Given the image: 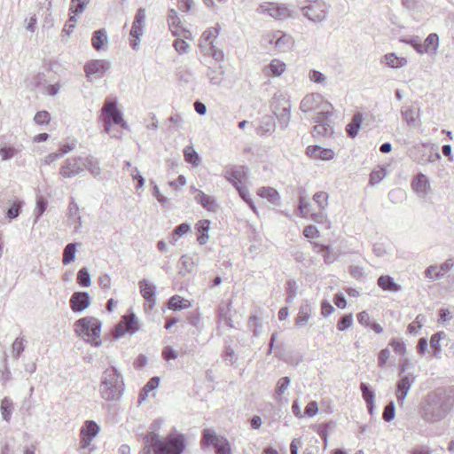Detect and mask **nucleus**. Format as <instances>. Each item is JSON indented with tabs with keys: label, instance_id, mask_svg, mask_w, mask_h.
<instances>
[{
	"label": "nucleus",
	"instance_id": "obj_1",
	"mask_svg": "<svg viewBox=\"0 0 454 454\" xmlns=\"http://www.w3.org/2000/svg\"><path fill=\"white\" fill-rule=\"evenodd\" d=\"M450 397L442 392H430L419 405V415L427 423L434 424L444 419L452 410Z\"/></svg>",
	"mask_w": 454,
	"mask_h": 454
},
{
	"label": "nucleus",
	"instance_id": "obj_2",
	"mask_svg": "<svg viewBox=\"0 0 454 454\" xmlns=\"http://www.w3.org/2000/svg\"><path fill=\"white\" fill-rule=\"evenodd\" d=\"M185 448L183 434H171L164 439H160L159 434L149 432L145 436V447L139 454H183Z\"/></svg>",
	"mask_w": 454,
	"mask_h": 454
},
{
	"label": "nucleus",
	"instance_id": "obj_3",
	"mask_svg": "<svg viewBox=\"0 0 454 454\" xmlns=\"http://www.w3.org/2000/svg\"><path fill=\"white\" fill-rule=\"evenodd\" d=\"M122 375L114 366L106 368L101 376L98 393L105 401H118L124 393Z\"/></svg>",
	"mask_w": 454,
	"mask_h": 454
},
{
	"label": "nucleus",
	"instance_id": "obj_4",
	"mask_svg": "<svg viewBox=\"0 0 454 454\" xmlns=\"http://www.w3.org/2000/svg\"><path fill=\"white\" fill-rule=\"evenodd\" d=\"M102 323L99 319L93 317H84L74 323V332L85 341L92 346L101 345L100 333Z\"/></svg>",
	"mask_w": 454,
	"mask_h": 454
},
{
	"label": "nucleus",
	"instance_id": "obj_5",
	"mask_svg": "<svg viewBox=\"0 0 454 454\" xmlns=\"http://www.w3.org/2000/svg\"><path fill=\"white\" fill-rule=\"evenodd\" d=\"M104 121V128L106 133H110L113 123L128 129V124L122 117V113L117 107V101L113 98H106L101 109Z\"/></svg>",
	"mask_w": 454,
	"mask_h": 454
},
{
	"label": "nucleus",
	"instance_id": "obj_6",
	"mask_svg": "<svg viewBox=\"0 0 454 454\" xmlns=\"http://www.w3.org/2000/svg\"><path fill=\"white\" fill-rule=\"evenodd\" d=\"M330 5L325 0H306L300 10L302 15L314 23L326 20Z\"/></svg>",
	"mask_w": 454,
	"mask_h": 454
},
{
	"label": "nucleus",
	"instance_id": "obj_7",
	"mask_svg": "<svg viewBox=\"0 0 454 454\" xmlns=\"http://www.w3.org/2000/svg\"><path fill=\"white\" fill-rule=\"evenodd\" d=\"M200 445L202 448L214 447L215 454H232L230 442L210 428L202 431Z\"/></svg>",
	"mask_w": 454,
	"mask_h": 454
},
{
	"label": "nucleus",
	"instance_id": "obj_8",
	"mask_svg": "<svg viewBox=\"0 0 454 454\" xmlns=\"http://www.w3.org/2000/svg\"><path fill=\"white\" fill-rule=\"evenodd\" d=\"M270 106L273 114L278 120L280 128H287L291 117V105L289 101L286 100L284 97H282V95L277 96L275 94L274 97L272 98Z\"/></svg>",
	"mask_w": 454,
	"mask_h": 454
},
{
	"label": "nucleus",
	"instance_id": "obj_9",
	"mask_svg": "<svg viewBox=\"0 0 454 454\" xmlns=\"http://www.w3.org/2000/svg\"><path fill=\"white\" fill-rule=\"evenodd\" d=\"M257 12L275 20H286L293 16V11L285 4L263 3L257 8Z\"/></svg>",
	"mask_w": 454,
	"mask_h": 454
},
{
	"label": "nucleus",
	"instance_id": "obj_10",
	"mask_svg": "<svg viewBox=\"0 0 454 454\" xmlns=\"http://www.w3.org/2000/svg\"><path fill=\"white\" fill-rule=\"evenodd\" d=\"M145 8H139L134 17V21L129 32L130 36L132 39L130 40V47L133 50H137L140 43V38L144 34V27L145 24Z\"/></svg>",
	"mask_w": 454,
	"mask_h": 454
},
{
	"label": "nucleus",
	"instance_id": "obj_11",
	"mask_svg": "<svg viewBox=\"0 0 454 454\" xmlns=\"http://www.w3.org/2000/svg\"><path fill=\"white\" fill-rule=\"evenodd\" d=\"M83 172L82 156L67 158L63 161L59 168V176L63 178H73Z\"/></svg>",
	"mask_w": 454,
	"mask_h": 454
},
{
	"label": "nucleus",
	"instance_id": "obj_12",
	"mask_svg": "<svg viewBox=\"0 0 454 454\" xmlns=\"http://www.w3.org/2000/svg\"><path fill=\"white\" fill-rule=\"evenodd\" d=\"M139 330L138 321L133 312L124 315L115 326L114 337L119 339L125 333L134 334Z\"/></svg>",
	"mask_w": 454,
	"mask_h": 454
},
{
	"label": "nucleus",
	"instance_id": "obj_13",
	"mask_svg": "<svg viewBox=\"0 0 454 454\" xmlns=\"http://www.w3.org/2000/svg\"><path fill=\"white\" fill-rule=\"evenodd\" d=\"M415 382V376L407 374L402 376L395 384V397L400 406H403L406 396L409 394L411 387Z\"/></svg>",
	"mask_w": 454,
	"mask_h": 454
},
{
	"label": "nucleus",
	"instance_id": "obj_14",
	"mask_svg": "<svg viewBox=\"0 0 454 454\" xmlns=\"http://www.w3.org/2000/svg\"><path fill=\"white\" fill-rule=\"evenodd\" d=\"M110 68V64L105 59H92L88 61L84 66L86 76L90 78L95 75L96 78L102 77Z\"/></svg>",
	"mask_w": 454,
	"mask_h": 454
},
{
	"label": "nucleus",
	"instance_id": "obj_15",
	"mask_svg": "<svg viewBox=\"0 0 454 454\" xmlns=\"http://www.w3.org/2000/svg\"><path fill=\"white\" fill-rule=\"evenodd\" d=\"M140 294L145 299V306L153 309L156 303V286L146 279H142L138 283Z\"/></svg>",
	"mask_w": 454,
	"mask_h": 454
},
{
	"label": "nucleus",
	"instance_id": "obj_16",
	"mask_svg": "<svg viewBox=\"0 0 454 454\" xmlns=\"http://www.w3.org/2000/svg\"><path fill=\"white\" fill-rule=\"evenodd\" d=\"M90 304V297L87 292H74L70 298V308L77 313L86 309Z\"/></svg>",
	"mask_w": 454,
	"mask_h": 454
},
{
	"label": "nucleus",
	"instance_id": "obj_17",
	"mask_svg": "<svg viewBox=\"0 0 454 454\" xmlns=\"http://www.w3.org/2000/svg\"><path fill=\"white\" fill-rule=\"evenodd\" d=\"M323 96L318 93H311L306 95L303 99L301 101L300 109L303 113H309L312 111H316L319 108L322 103H325Z\"/></svg>",
	"mask_w": 454,
	"mask_h": 454
},
{
	"label": "nucleus",
	"instance_id": "obj_18",
	"mask_svg": "<svg viewBox=\"0 0 454 454\" xmlns=\"http://www.w3.org/2000/svg\"><path fill=\"white\" fill-rule=\"evenodd\" d=\"M411 188L420 198H426L430 192V184L426 175L419 173L411 181Z\"/></svg>",
	"mask_w": 454,
	"mask_h": 454
},
{
	"label": "nucleus",
	"instance_id": "obj_19",
	"mask_svg": "<svg viewBox=\"0 0 454 454\" xmlns=\"http://www.w3.org/2000/svg\"><path fill=\"white\" fill-rule=\"evenodd\" d=\"M286 69L285 62L278 59H273L269 64L262 68V74L267 78L278 77Z\"/></svg>",
	"mask_w": 454,
	"mask_h": 454
},
{
	"label": "nucleus",
	"instance_id": "obj_20",
	"mask_svg": "<svg viewBox=\"0 0 454 454\" xmlns=\"http://www.w3.org/2000/svg\"><path fill=\"white\" fill-rule=\"evenodd\" d=\"M315 112L316 114L312 118L315 123L333 124L331 117L333 114V106L330 102L322 103Z\"/></svg>",
	"mask_w": 454,
	"mask_h": 454
},
{
	"label": "nucleus",
	"instance_id": "obj_21",
	"mask_svg": "<svg viewBox=\"0 0 454 454\" xmlns=\"http://www.w3.org/2000/svg\"><path fill=\"white\" fill-rule=\"evenodd\" d=\"M274 43H275V49H274L275 51L287 52L291 50V48L294 44V40L290 35H288L281 30H278V32H277V37L275 38Z\"/></svg>",
	"mask_w": 454,
	"mask_h": 454
},
{
	"label": "nucleus",
	"instance_id": "obj_22",
	"mask_svg": "<svg viewBox=\"0 0 454 454\" xmlns=\"http://www.w3.org/2000/svg\"><path fill=\"white\" fill-rule=\"evenodd\" d=\"M225 178L231 183L235 188L243 184L246 178V171L244 167L231 168L225 171Z\"/></svg>",
	"mask_w": 454,
	"mask_h": 454
},
{
	"label": "nucleus",
	"instance_id": "obj_23",
	"mask_svg": "<svg viewBox=\"0 0 454 454\" xmlns=\"http://www.w3.org/2000/svg\"><path fill=\"white\" fill-rule=\"evenodd\" d=\"M306 153L308 156L314 159H321L324 160H332L334 156V153L333 150L328 148H322L319 145H310L306 149Z\"/></svg>",
	"mask_w": 454,
	"mask_h": 454
},
{
	"label": "nucleus",
	"instance_id": "obj_24",
	"mask_svg": "<svg viewBox=\"0 0 454 454\" xmlns=\"http://www.w3.org/2000/svg\"><path fill=\"white\" fill-rule=\"evenodd\" d=\"M220 27L217 25L216 27H213L204 31L200 36V45L202 49H206L209 47L212 49L215 47V39L219 35Z\"/></svg>",
	"mask_w": 454,
	"mask_h": 454
},
{
	"label": "nucleus",
	"instance_id": "obj_25",
	"mask_svg": "<svg viewBox=\"0 0 454 454\" xmlns=\"http://www.w3.org/2000/svg\"><path fill=\"white\" fill-rule=\"evenodd\" d=\"M68 220L74 224V231L80 232L82 227V217L79 214V206L74 199L71 200L68 205L67 212Z\"/></svg>",
	"mask_w": 454,
	"mask_h": 454
},
{
	"label": "nucleus",
	"instance_id": "obj_26",
	"mask_svg": "<svg viewBox=\"0 0 454 454\" xmlns=\"http://www.w3.org/2000/svg\"><path fill=\"white\" fill-rule=\"evenodd\" d=\"M84 171L87 170L93 177L97 178L101 175L100 161L93 155L82 157Z\"/></svg>",
	"mask_w": 454,
	"mask_h": 454
},
{
	"label": "nucleus",
	"instance_id": "obj_27",
	"mask_svg": "<svg viewBox=\"0 0 454 454\" xmlns=\"http://www.w3.org/2000/svg\"><path fill=\"white\" fill-rule=\"evenodd\" d=\"M257 196L266 200L268 202L278 206L280 205V195L278 192L273 187H261L257 190Z\"/></svg>",
	"mask_w": 454,
	"mask_h": 454
},
{
	"label": "nucleus",
	"instance_id": "obj_28",
	"mask_svg": "<svg viewBox=\"0 0 454 454\" xmlns=\"http://www.w3.org/2000/svg\"><path fill=\"white\" fill-rule=\"evenodd\" d=\"M100 427L94 420H86L81 427L80 436L93 440L99 433Z\"/></svg>",
	"mask_w": 454,
	"mask_h": 454
},
{
	"label": "nucleus",
	"instance_id": "obj_29",
	"mask_svg": "<svg viewBox=\"0 0 454 454\" xmlns=\"http://www.w3.org/2000/svg\"><path fill=\"white\" fill-rule=\"evenodd\" d=\"M311 311L312 308L309 302L302 303L295 317V325L301 327L305 326L311 317Z\"/></svg>",
	"mask_w": 454,
	"mask_h": 454
},
{
	"label": "nucleus",
	"instance_id": "obj_30",
	"mask_svg": "<svg viewBox=\"0 0 454 454\" xmlns=\"http://www.w3.org/2000/svg\"><path fill=\"white\" fill-rule=\"evenodd\" d=\"M419 108H414L411 106L407 108H403L401 114L403 120L406 121L407 125L414 128L418 126V118L419 116Z\"/></svg>",
	"mask_w": 454,
	"mask_h": 454
},
{
	"label": "nucleus",
	"instance_id": "obj_31",
	"mask_svg": "<svg viewBox=\"0 0 454 454\" xmlns=\"http://www.w3.org/2000/svg\"><path fill=\"white\" fill-rule=\"evenodd\" d=\"M196 192V195L194 197L195 200L200 204L207 211H215V200L205 194L202 191L194 189Z\"/></svg>",
	"mask_w": 454,
	"mask_h": 454
},
{
	"label": "nucleus",
	"instance_id": "obj_32",
	"mask_svg": "<svg viewBox=\"0 0 454 454\" xmlns=\"http://www.w3.org/2000/svg\"><path fill=\"white\" fill-rule=\"evenodd\" d=\"M423 45V54H435L437 51V49L439 47V37L437 34L431 33L427 35V37L425 39Z\"/></svg>",
	"mask_w": 454,
	"mask_h": 454
},
{
	"label": "nucleus",
	"instance_id": "obj_33",
	"mask_svg": "<svg viewBox=\"0 0 454 454\" xmlns=\"http://www.w3.org/2000/svg\"><path fill=\"white\" fill-rule=\"evenodd\" d=\"M377 284L384 291L398 292L401 289L400 286L394 281L393 278L387 275L380 276L378 278Z\"/></svg>",
	"mask_w": 454,
	"mask_h": 454
},
{
	"label": "nucleus",
	"instance_id": "obj_34",
	"mask_svg": "<svg viewBox=\"0 0 454 454\" xmlns=\"http://www.w3.org/2000/svg\"><path fill=\"white\" fill-rule=\"evenodd\" d=\"M363 122V115L361 113H356L351 121L347 125L346 131L348 135V137L354 138L357 133L358 130L361 128Z\"/></svg>",
	"mask_w": 454,
	"mask_h": 454
},
{
	"label": "nucleus",
	"instance_id": "obj_35",
	"mask_svg": "<svg viewBox=\"0 0 454 454\" xmlns=\"http://www.w3.org/2000/svg\"><path fill=\"white\" fill-rule=\"evenodd\" d=\"M106 42L107 35L105 28L98 29L92 34L91 45L96 51L102 50Z\"/></svg>",
	"mask_w": 454,
	"mask_h": 454
},
{
	"label": "nucleus",
	"instance_id": "obj_36",
	"mask_svg": "<svg viewBox=\"0 0 454 454\" xmlns=\"http://www.w3.org/2000/svg\"><path fill=\"white\" fill-rule=\"evenodd\" d=\"M275 121L272 115H265L262 118L257 133L271 134L275 130Z\"/></svg>",
	"mask_w": 454,
	"mask_h": 454
},
{
	"label": "nucleus",
	"instance_id": "obj_37",
	"mask_svg": "<svg viewBox=\"0 0 454 454\" xmlns=\"http://www.w3.org/2000/svg\"><path fill=\"white\" fill-rule=\"evenodd\" d=\"M383 62L389 67L399 68L407 64V59L399 58L395 53H387L383 57Z\"/></svg>",
	"mask_w": 454,
	"mask_h": 454
},
{
	"label": "nucleus",
	"instance_id": "obj_38",
	"mask_svg": "<svg viewBox=\"0 0 454 454\" xmlns=\"http://www.w3.org/2000/svg\"><path fill=\"white\" fill-rule=\"evenodd\" d=\"M314 248L317 253L322 254L325 263H333L336 260V255L331 252L329 246L314 243Z\"/></svg>",
	"mask_w": 454,
	"mask_h": 454
},
{
	"label": "nucleus",
	"instance_id": "obj_39",
	"mask_svg": "<svg viewBox=\"0 0 454 454\" xmlns=\"http://www.w3.org/2000/svg\"><path fill=\"white\" fill-rule=\"evenodd\" d=\"M333 133V124L327 123H316L312 129V136L314 137H320L324 136H331Z\"/></svg>",
	"mask_w": 454,
	"mask_h": 454
},
{
	"label": "nucleus",
	"instance_id": "obj_40",
	"mask_svg": "<svg viewBox=\"0 0 454 454\" xmlns=\"http://www.w3.org/2000/svg\"><path fill=\"white\" fill-rule=\"evenodd\" d=\"M13 408H14L13 403L11 400V398L5 396L1 401V405H0L1 415H2L3 419L5 420L6 422H9L11 420Z\"/></svg>",
	"mask_w": 454,
	"mask_h": 454
},
{
	"label": "nucleus",
	"instance_id": "obj_41",
	"mask_svg": "<svg viewBox=\"0 0 454 454\" xmlns=\"http://www.w3.org/2000/svg\"><path fill=\"white\" fill-rule=\"evenodd\" d=\"M184 157L193 167H198L200 163V158L192 146L188 145L184 149Z\"/></svg>",
	"mask_w": 454,
	"mask_h": 454
},
{
	"label": "nucleus",
	"instance_id": "obj_42",
	"mask_svg": "<svg viewBox=\"0 0 454 454\" xmlns=\"http://www.w3.org/2000/svg\"><path fill=\"white\" fill-rule=\"evenodd\" d=\"M190 306L191 302L179 295H174L168 301V307L173 310H180L189 308Z\"/></svg>",
	"mask_w": 454,
	"mask_h": 454
},
{
	"label": "nucleus",
	"instance_id": "obj_43",
	"mask_svg": "<svg viewBox=\"0 0 454 454\" xmlns=\"http://www.w3.org/2000/svg\"><path fill=\"white\" fill-rule=\"evenodd\" d=\"M20 152V149L7 144L0 145V155L2 160H9L15 157Z\"/></svg>",
	"mask_w": 454,
	"mask_h": 454
},
{
	"label": "nucleus",
	"instance_id": "obj_44",
	"mask_svg": "<svg viewBox=\"0 0 454 454\" xmlns=\"http://www.w3.org/2000/svg\"><path fill=\"white\" fill-rule=\"evenodd\" d=\"M179 262L182 264L180 273H183L184 270L186 273H190L192 271L194 266L198 264V256L182 255Z\"/></svg>",
	"mask_w": 454,
	"mask_h": 454
},
{
	"label": "nucleus",
	"instance_id": "obj_45",
	"mask_svg": "<svg viewBox=\"0 0 454 454\" xmlns=\"http://www.w3.org/2000/svg\"><path fill=\"white\" fill-rule=\"evenodd\" d=\"M277 32L278 30L269 31L263 34L261 37V45L266 50H274L275 49V38L277 37Z\"/></svg>",
	"mask_w": 454,
	"mask_h": 454
},
{
	"label": "nucleus",
	"instance_id": "obj_46",
	"mask_svg": "<svg viewBox=\"0 0 454 454\" xmlns=\"http://www.w3.org/2000/svg\"><path fill=\"white\" fill-rule=\"evenodd\" d=\"M76 246V243H69L65 247L62 258V262L64 265H67L74 262L75 258Z\"/></svg>",
	"mask_w": 454,
	"mask_h": 454
},
{
	"label": "nucleus",
	"instance_id": "obj_47",
	"mask_svg": "<svg viewBox=\"0 0 454 454\" xmlns=\"http://www.w3.org/2000/svg\"><path fill=\"white\" fill-rule=\"evenodd\" d=\"M26 348V340L24 337H17L12 345V357L18 359Z\"/></svg>",
	"mask_w": 454,
	"mask_h": 454
},
{
	"label": "nucleus",
	"instance_id": "obj_48",
	"mask_svg": "<svg viewBox=\"0 0 454 454\" xmlns=\"http://www.w3.org/2000/svg\"><path fill=\"white\" fill-rule=\"evenodd\" d=\"M190 230L191 226L187 223H183L177 225L172 232V240L170 241V243L175 245L177 239H180L185 233H187Z\"/></svg>",
	"mask_w": 454,
	"mask_h": 454
},
{
	"label": "nucleus",
	"instance_id": "obj_49",
	"mask_svg": "<svg viewBox=\"0 0 454 454\" xmlns=\"http://www.w3.org/2000/svg\"><path fill=\"white\" fill-rule=\"evenodd\" d=\"M298 286L295 280L289 279L286 282V302L292 303L294 302L296 295H297Z\"/></svg>",
	"mask_w": 454,
	"mask_h": 454
},
{
	"label": "nucleus",
	"instance_id": "obj_50",
	"mask_svg": "<svg viewBox=\"0 0 454 454\" xmlns=\"http://www.w3.org/2000/svg\"><path fill=\"white\" fill-rule=\"evenodd\" d=\"M77 283L82 287H88L91 284L90 275L87 268H82L77 273Z\"/></svg>",
	"mask_w": 454,
	"mask_h": 454
},
{
	"label": "nucleus",
	"instance_id": "obj_51",
	"mask_svg": "<svg viewBox=\"0 0 454 454\" xmlns=\"http://www.w3.org/2000/svg\"><path fill=\"white\" fill-rule=\"evenodd\" d=\"M167 20L170 28L181 27V20L177 12L175 9H170L168 11Z\"/></svg>",
	"mask_w": 454,
	"mask_h": 454
},
{
	"label": "nucleus",
	"instance_id": "obj_52",
	"mask_svg": "<svg viewBox=\"0 0 454 454\" xmlns=\"http://www.w3.org/2000/svg\"><path fill=\"white\" fill-rule=\"evenodd\" d=\"M360 390L362 392L363 399L366 403L374 402L375 394L367 383L362 382L360 384Z\"/></svg>",
	"mask_w": 454,
	"mask_h": 454
},
{
	"label": "nucleus",
	"instance_id": "obj_53",
	"mask_svg": "<svg viewBox=\"0 0 454 454\" xmlns=\"http://www.w3.org/2000/svg\"><path fill=\"white\" fill-rule=\"evenodd\" d=\"M236 189L239 192L240 198L249 205L250 208L254 212H255V204L253 201V200L249 197L248 190L243 184L238 186Z\"/></svg>",
	"mask_w": 454,
	"mask_h": 454
},
{
	"label": "nucleus",
	"instance_id": "obj_54",
	"mask_svg": "<svg viewBox=\"0 0 454 454\" xmlns=\"http://www.w3.org/2000/svg\"><path fill=\"white\" fill-rule=\"evenodd\" d=\"M395 408L393 401H390L384 408L382 413V419L386 422H390L395 419Z\"/></svg>",
	"mask_w": 454,
	"mask_h": 454
},
{
	"label": "nucleus",
	"instance_id": "obj_55",
	"mask_svg": "<svg viewBox=\"0 0 454 454\" xmlns=\"http://www.w3.org/2000/svg\"><path fill=\"white\" fill-rule=\"evenodd\" d=\"M90 0H71L70 12L74 14L82 13Z\"/></svg>",
	"mask_w": 454,
	"mask_h": 454
},
{
	"label": "nucleus",
	"instance_id": "obj_56",
	"mask_svg": "<svg viewBox=\"0 0 454 454\" xmlns=\"http://www.w3.org/2000/svg\"><path fill=\"white\" fill-rule=\"evenodd\" d=\"M425 277L432 280H437L443 278V273L438 270L437 266L431 265L426 269Z\"/></svg>",
	"mask_w": 454,
	"mask_h": 454
},
{
	"label": "nucleus",
	"instance_id": "obj_57",
	"mask_svg": "<svg viewBox=\"0 0 454 454\" xmlns=\"http://www.w3.org/2000/svg\"><path fill=\"white\" fill-rule=\"evenodd\" d=\"M353 324V316L352 314H347L342 316L338 324L337 328L339 331H345L348 329Z\"/></svg>",
	"mask_w": 454,
	"mask_h": 454
},
{
	"label": "nucleus",
	"instance_id": "obj_58",
	"mask_svg": "<svg viewBox=\"0 0 454 454\" xmlns=\"http://www.w3.org/2000/svg\"><path fill=\"white\" fill-rule=\"evenodd\" d=\"M93 440H88L84 436H81L80 440V452L82 454H90L91 453L95 447L92 445Z\"/></svg>",
	"mask_w": 454,
	"mask_h": 454
},
{
	"label": "nucleus",
	"instance_id": "obj_59",
	"mask_svg": "<svg viewBox=\"0 0 454 454\" xmlns=\"http://www.w3.org/2000/svg\"><path fill=\"white\" fill-rule=\"evenodd\" d=\"M327 200L328 194L325 192H317L313 195V200L321 209H325L327 207Z\"/></svg>",
	"mask_w": 454,
	"mask_h": 454
},
{
	"label": "nucleus",
	"instance_id": "obj_60",
	"mask_svg": "<svg viewBox=\"0 0 454 454\" xmlns=\"http://www.w3.org/2000/svg\"><path fill=\"white\" fill-rule=\"evenodd\" d=\"M386 176V170L383 168L373 170L370 175V184L375 185L379 184Z\"/></svg>",
	"mask_w": 454,
	"mask_h": 454
},
{
	"label": "nucleus",
	"instance_id": "obj_61",
	"mask_svg": "<svg viewBox=\"0 0 454 454\" xmlns=\"http://www.w3.org/2000/svg\"><path fill=\"white\" fill-rule=\"evenodd\" d=\"M290 384V379L288 377H282L278 380L276 387V394L281 395L285 393Z\"/></svg>",
	"mask_w": 454,
	"mask_h": 454
},
{
	"label": "nucleus",
	"instance_id": "obj_62",
	"mask_svg": "<svg viewBox=\"0 0 454 454\" xmlns=\"http://www.w3.org/2000/svg\"><path fill=\"white\" fill-rule=\"evenodd\" d=\"M21 203L20 201H15L11 207L7 210V217L11 220L15 219L20 214Z\"/></svg>",
	"mask_w": 454,
	"mask_h": 454
},
{
	"label": "nucleus",
	"instance_id": "obj_63",
	"mask_svg": "<svg viewBox=\"0 0 454 454\" xmlns=\"http://www.w3.org/2000/svg\"><path fill=\"white\" fill-rule=\"evenodd\" d=\"M207 75L210 80V82L214 85H219L222 82V72L217 70L208 69Z\"/></svg>",
	"mask_w": 454,
	"mask_h": 454
},
{
	"label": "nucleus",
	"instance_id": "obj_64",
	"mask_svg": "<svg viewBox=\"0 0 454 454\" xmlns=\"http://www.w3.org/2000/svg\"><path fill=\"white\" fill-rule=\"evenodd\" d=\"M173 46L179 54L186 53L190 48L189 44L181 38L176 39Z\"/></svg>",
	"mask_w": 454,
	"mask_h": 454
}]
</instances>
